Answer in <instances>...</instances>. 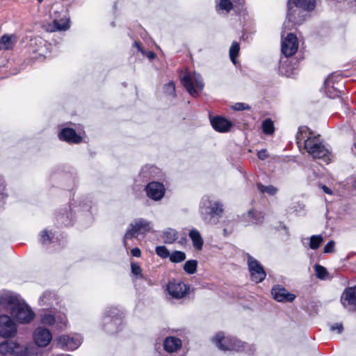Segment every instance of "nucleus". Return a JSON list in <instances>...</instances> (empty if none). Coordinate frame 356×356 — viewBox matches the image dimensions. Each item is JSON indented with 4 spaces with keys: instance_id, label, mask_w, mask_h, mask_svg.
<instances>
[{
    "instance_id": "nucleus-1",
    "label": "nucleus",
    "mask_w": 356,
    "mask_h": 356,
    "mask_svg": "<svg viewBox=\"0 0 356 356\" xmlns=\"http://www.w3.org/2000/svg\"><path fill=\"white\" fill-rule=\"evenodd\" d=\"M296 140L298 145H303L307 152L314 159H321L326 163L331 161L332 155L330 149L321 142L320 136H316L307 127L299 128Z\"/></svg>"
},
{
    "instance_id": "nucleus-2",
    "label": "nucleus",
    "mask_w": 356,
    "mask_h": 356,
    "mask_svg": "<svg viewBox=\"0 0 356 356\" xmlns=\"http://www.w3.org/2000/svg\"><path fill=\"white\" fill-rule=\"evenodd\" d=\"M316 7V0H288L287 16L284 22V29H290L302 23Z\"/></svg>"
},
{
    "instance_id": "nucleus-3",
    "label": "nucleus",
    "mask_w": 356,
    "mask_h": 356,
    "mask_svg": "<svg viewBox=\"0 0 356 356\" xmlns=\"http://www.w3.org/2000/svg\"><path fill=\"white\" fill-rule=\"evenodd\" d=\"M200 209L204 220L211 225L218 222L224 211L222 202L213 201L210 196H204L202 198Z\"/></svg>"
},
{
    "instance_id": "nucleus-4",
    "label": "nucleus",
    "mask_w": 356,
    "mask_h": 356,
    "mask_svg": "<svg viewBox=\"0 0 356 356\" xmlns=\"http://www.w3.org/2000/svg\"><path fill=\"white\" fill-rule=\"evenodd\" d=\"M124 313L115 307H108L102 319V329L109 333L114 334L121 330Z\"/></svg>"
},
{
    "instance_id": "nucleus-5",
    "label": "nucleus",
    "mask_w": 356,
    "mask_h": 356,
    "mask_svg": "<svg viewBox=\"0 0 356 356\" xmlns=\"http://www.w3.org/2000/svg\"><path fill=\"white\" fill-rule=\"evenodd\" d=\"M213 341L220 350L224 351H241L245 350V346H247L246 343H243L235 337H225L222 332L216 334Z\"/></svg>"
},
{
    "instance_id": "nucleus-6",
    "label": "nucleus",
    "mask_w": 356,
    "mask_h": 356,
    "mask_svg": "<svg viewBox=\"0 0 356 356\" xmlns=\"http://www.w3.org/2000/svg\"><path fill=\"white\" fill-rule=\"evenodd\" d=\"M151 229V224L149 221L143 219H136L134 222L131 223L129 228L127 231L123 238V243L127 248V241L132 238H136L140 234H145Z\"/></svg>"
},
{
    "instance_id": "nucleus-7",
    "label": "nucleus",
    "mask_w": 356,
    "mask_h": 356,
    "mask_svg": "<svg viewBox=\"0 0 356 356\" xmlns=\"http://www.w3.org/2000/svg\"><path fill=\"white\" fill-rule=\"evenodd\" d=\"M10 314L22 324L29 323L35 317L34 312L23 299Z\"/></svg>"
},
{
    "instance_id": "nucleus-8",
    "label": "nucleus",
    "mask_w": 356,
    "mask_h": 356,
    "mask_svg": "<svg viewBox=\"0 0 356 356\" xmlns=\"http://www.w3.org/2000/svg\"><path fill=\"white\" fill-rule=\"evenodd\" d=\"M181 83L188 93L195 97L198 96V92L194 88V84L195 83L199 90H202L204 86L202 76L196 73H194L192 76L188 74H185L181 78Z\"/></svg>"
},
{
    "instance_id": "nucleus-9",
    "label": "nucleus",
    "mask_w": 356,
    "mask_h": 356,
    "mask_svg": "<svg viewBox=\"0 0 356 356\" xmlns=\"http://www.w3.org/2000/svg\"><path fill=\"white\" fill-rule=\"evenodd\" d=\"M0 353L2 355H13L15 356H27L29 349L14 341H4L0 343Z\"/></svg>"
},
{
    "instance_id": "nucleus-10",
    "label": "nucleus",
    "mask_w": 356,
    "mask_h": 356,
    "mask_svg": "<svg viewBox=\"0 0 356 356\" xmlns=\"http://www.w3.org/2000/svg\"><path fill=\"white\" fill-rule=\"evenodd\" d=\"M83 341L79 334H66L56 339L57 346L63 350L72 351L79 347Z\"/></svg>"
},
{
    "instance_id": "nucleus-11",
    "label": "nucleus",
    "mask_w": 356,
    "mask_h": 356,
    "mask_svg": "<svg viewBox=\"0 0 356 356\" xmlns=\"http://www.w3.org/2000/svg\"><path fill=\"white\" fill-rule=\"evenodd\" d=\"M248 266L251 280L255 283L261 282L266 277V273L261 264L250 254H247Z\"/></svg>"
},
{
    "instance_id": "nucleus-12",
    "label": "nucleus",
    "mask_w": 356,
    "mask_h": 356,
    "mask_svg": "<svg viewBox=\"0 0 356 356\" xmlns=\"http://www.w3.org/2000/svg\"><path fill=\"white\" fill-rule=\"evenodd\" d=\"M17 327L15 321L8 315H0V337L4 339L15 336Z\"/></svg>"
},
{
    "instance_id": "nucleus-13",
    "label": "nucleus",
    "mask_w": 356,
    "mask_h": 356,
    "mask_svg": "<svg viewBox=\"0 0 356 356\" xmlns=\"http://www.w3.org/2000/svg\"><path fill=\"white\" fill-rule=\"evenodd\" d=\"M166 290L171 298L181 299L188 293L189 286L183 282L172 280L169 281Z\"/></svg>"
},
{
    "instance_id": "nucleus-14",
    "label": "nucleus",
    "mask_w": 356,
    "mask_h": 356,
    "mask_svg": "<svg viewBox=\"0 0 356 356\" xmlns=\"http://www.w3.org/2000/svg\"><path fill=\"white\" fill-rule=\"evenodd\" d=\"M21 300L19 296L15 293L6 290L0 291V305L10 313Z\"/></svg>"
},
{
    "instance_id": "nucleus-15",
    "label": "nucleus",
    "mask_w": 356,
    "mask_h": 356,
    "mask_svg": "<svg viewBox=\"0 0 356 356\" xmlns=\"http://www.w3.org/2000/svg\"><path fill=\"white\" fill-rule=\"evenodd\" d=\"M298 48V42L296 35L293 33H288L282 41V52L286 57L292 56L296 54Z\"/></svg>"
},
{
    "instance_id": "nucleus-16",
    "label": "nucleus",
    "mask_w": 356,
    "mask_h": 356,
    "mask_svg": "<svg viewBox=\"0 0 356 356\" xmlns=\"http://www.w3.org/2000/svg\"><path fill=\"white\" fill-rule=\"evenodd\" d=\"M145 191L147 197L154 201L161 200L165 193L164 185L159 181L149 182L146 186Z\"/></svg>"
},
{
    "instance_id": "nucleus-17",
    "label": "nucleus",
    "mask_w": 356,
    "mask_h": 356,
    "mask_svg": "<svg viewBox=\"0 0 356 356\" xmlns=\"http://www.w3.org/2000/svg\"><path fill=\"white\" fill-rule=\"evenodd\" d=\"M33 337L38 347H46L52 339V334L48 329L39 327L34 331Z\"/></svg>"
},
{
    "instance_id": "nucleus-18",
    "label": "nucleus",
    "mask_w": 356,
    "mask_h": 356,
    "mask_svg": "<svg viewBox=\"0 0 356 356\" xmlns=\"http://www.w3.org/2000/svg\"><path fill=\"white\" fill-rule=\"evenodd\" d=\"M271 294L277 302H291L296 298L294 294L289 293L284 286L280 284L273 287Z\"/></svg>"
},
{
    "instance_id": "nucleus-19",
    "label": "nucleus",
    "mask_w": 356,
    "mask_h": 356,
    "mask_svg": "<svg viewBox=\"0 0 356 356\" xmlns=\"http://www.w3.org/2000/svg\"><path fill=\"white\" fill-rule=\"evenodd\" d=\"M210 122L213 129L220 133H227L229 131L233 126V123L227 118L222 116L210 117Z\"/></svg>"
},
{
    "instance_id": "nucleus-20",
    "label": "nucleus",
    "mask_w": 356,
    "mask_h": 356,
    "mask_svg": "<svg viewBox=\"0 0 356 356\" xmlns=\"http://www.w3.org/2000/svg\"><path fill=\"white\" fill-rule=\"evenodd\" d=\"M341 302L344 307L351 309L356 306V286L346 288L341 297Z\"/></svg>"
},
{
    "instance_id": "nucleus-21",
    "label": "nucleus",
    "mask_w": 356,
    "mask_h": 356,
    "mask_svg": "<svg viewBox=\"0 0 356 356\" xmlns=\"http://www.w3.org/2000/svg\"><path fill=\"white\" fill-rule=\"evenodd\" d=\"M74 218L72 208L70 205L69 206V209L65 207L56 214V220L59 226H70L73 224Z\"/></svg>"
},
{
    "instance_id": "nucleus-22",
    "label": "nucleus",
    "mask_w": 356,
    "mask_h": 356,
    "mask_svg": "<svg viewBox=\"0 0 356 356\" xmlns=\"http://www.w3.org/2000/svg\"><path fill=\"white\" fill-rule=\"evenodd\" d=\"M58 138L60 140L65 141L69 143H79L82 138L76 134L72 128H63L58 133Z\"/></svg>"
},
{
    "instance_id": "nucleus-23",
    "label": "nucleus",
    "mask_w": 356,
    "mask_h": 356,
    "mask_svg": "<svg viewBox=\"0 0 356 356\" xmlns=\"http://www.w3.org/2000/svg\"><path fill=\"white\" fill-rule=\"evenodd\" d=\"M334 84L332 75L329 76L324 81V92L327 97L331 99L340 97L341 93V90L335 87Z\"/></svg>"
},
{
    "instance_id": "nucleus-24",
    "label": "nucleus",
    "mask_w": 356,
    "mask_h": 356,
    "mask_svg": "<svg viewBox=\"0 0 356 356\" xmlns=\"http://www.w3.org/2000/svg\"><path fill=\"white\" fill-rule=\"evenodd\" d=\"M181 340L176 337H167L164 339L163 348L169 353H176L181 349Z\"/></svg>"
},
{
    "instance_id": "nucleus-25",
    "label": "nucleus",
    "mask_w": 356,
    "mask_h": 356,
    "mask_svg": "<svg viewBox=\"0 0 356 356\" xmlns=\"http://www.w3.org/2000/svg\"><path fill=\"white\" fill-rule=\"evenodd\" d=\"M39 305L45 307L46 309H51L54 304H57L58 298L55 293L51 291H45L39 298Z\"/></svg>"
},
{
    "instance_id": "nucleus-26",
    "label": "nucleus",
    "mask_w": 356,
    "mask_h": 356,
    "mask_svg": "<svg viewBox=\"0 0 356 356\" xmlns=\"http://www.w3.org/2000/svg\"><path fill=\"white\" fill-rule=\"evenodd\" d=\"M188 236L192 241L194 248L197 250H201L203 247L204 240L200 233V232L193 228L188 233Z\"/></svg>"
},
{
    "instance_id": "nucleus-27",
    "label": "nucleus",
    "mask_w": 356,
    "mask_h": 356,
    "mask_svg": "<svg viewBox=\"0 0 356 356\" xmlns=\"http://www.w3.org/2000/svg\"><path fill=\"white\" fill-rule=\"evenodd\" d=\"M51 31H66L70 28V20L68 18H62L59 20L54 19L52 22Z\"/></svg>"
},
{
    "instance_id": "nucleus-28",
    "label": "nucleus",
    "mask_w": 356,
    "mask_h": 356,
    "mask_svg": "<svg viewBox=\"0 0 356 356\" xmlns=\"http://www.w3.org/2000/svg\"><path fill=\"white\" fill-rule=\"evenodd\" d=\"M162 238L165 243H173L178 238V232L172 228H168L163 231Z\"/></svg>"
},
{
    "instance_id": "nucleus-29",
    "label": "nucleus",
    "mask_w": 356,
    "mask_h": 356,
    "mask_svg": "<svg viewBox=\"0 0 356 356\" xmlns=\"http://www.w3.org/2000/svg\"><path fill=\"white\" fill-rule=\"evenodd\" d=\"M13 38V35H3L0 38V50H9L13 49L14 46Z\"/></svg>"
},
{
    "instance_id": "nucleus-30",
    "label": "nucleus",
    "mask_w": 356,
    "mask_h": 356,
    "mask_svg": "<svg viewBox=\"0 0 356 356\" xmlns=\"http://www.w3.org/2000/svg\"><path fill=\"white\" fill-rule=\"evenodd\" d=\"M246 218L253 224H260L263 222L264 215L261 212L250 210L248 212Z\"/></svg>"
},
{
    "instance_id": "nucleus-31",
    "label": "nucleus",
    "mask_w": 356,
    "mask_h": 356,
    "mask_svg": "<svg viewBox=\"0 0 356 356\" xmlns=\"http://www.w3.org/2000/svg\"><path fill=\"white\" fill-rule=\"evenodd\" d=\"M257 189L261 193H267L269 195H275L278 190L273 185L264 186L261 183L257 184Z\"/></svg>"
},
{
    "instance_id": "nucleus-32",
    "label": "nucleus",
    "mask_w": 356,
    "mask_h": 356,
    "mask_svg": "<svg viewBox=\"0 0 356 356\" xmlns=\"http://www.w3.org/2000/svg\"><path fill=\"white\" fill-rule=\"evenodd\" d=\"M157 168L153 165H145L140 171V176L146 179H151L153 177V173L156 172Z\"/></svg>"
},
{
    "instance_id": "nucleus-33",
    "label": "nucleus",
    "mask_w": 356,
    "mask_h": 356,
    "mask_svg": "<svg viewBox=\"0 0 356 356\" xmlns=\"http://www.w3.org/2000/svg\"><path fill=\"white\" fill-rule=\"evenodd\" d=\"M197 261L195 259L187 261L184 265V271L189 274H194L197 271Z\"/></svg>"
},
{
    "instance_id": "nucleus-34",
    "label": "nucleus",
    "mask_w": 356,
    "mask_h": 356,
    "mask_svg": "<svg viewBox=\"0 0 356 356\" xmlns=\"http://www.w3.org/2000/svg\"><path fill=\"white\" fill-rule=\"evenodd\" d=\"M169 258L172 263H180L186 259V254L182 251L175 250L170 254Z\"/></svg>"
},
{
    "instance_id": "nucleus-35",
    "label": "nucleus",
    "mask_w": 356,
    "mask_h": 356,
    "mask_svg": "<svg viewBox=\"0 0 356 356\" xmlns=\"http://www.w3.org/2000/svg\"><path fill=\"white\" fill-rule=\"evenodd\" d=\"M323 241L321 235H313L309 238V248L312 250H316Z\"/></svg>"
},
{
    "instance_id": "nucleus-36",
    "label": "nucleus",
    "mask_w": 356,
    "mask_h": 356,
    "mask_svg": "<svg viewBox=\"0 0 356 356\" xmlns=\"http://www.w3.org/2000/svg\"><path fill=\"white\" fill-rule=\"evenodd\" d=\"M240 50V45L237 42H233L229 49V57L234 64L236 63V58Z\"/></svg>"
},
{
    "instance_id": "nucleus-37",
    "label": "nucleus",
    "mask_w": 356,
    "mask_h": 356,
    "mask_svg": "<svg viewBox=\"0 0 356 356\" xmlns=\"http://www.w3.org/2000/svg\"><path fill=\"white\" fill-rule=\"evenodd\" d=\"M263 132L266 134L270 135L274 132V124L270 119H266L262 122Z\"/></svg>"
},
{
    "instance_id": "nucleus-38",
    "label": "nucleus",
    "mask_w": 356,
    "mask_h": 356,
    "mask_svg": "<svg viewBox=\"0 0 356 356\" xmlns=\"http://www.w3.org/2000/svg\"><path fill=\"white\" fill-rule=\"evenodd\" d=\"M314 270L316 276L320 280H325L328 275L327 269L320 264H315Z\"/></svg>"
},
{
    "instance_id": "nucleus-39",
    "label": "nucleus",
    "mask_w": 356,
    "mask_h": 356,
    "mask_svg": "<svg viewBox=\"0 0 356 356\" xmlns=\"http://www.w3.org/2000/svg\"><path fill=\"white\" fill-rule=\"evenodd\" d=\"M54 238V234L46 229L43 230L40 234V241L42 244L50 243Z\"/></svg>"
},
{
    "instance_id": "nucleus-40",
    "label": "nucleus",
    "mask_w": 356,
    "mask_h": 356,
    "mask_svg": "<svg viewBox=\"0 0 356 356\" xmlns=\"http://www.w3.org/2000/svg\"><path fill=\"white\" fill-rule=\"evenodd\" d=\"M164 92L173 97H176L175 83L173 81H169L163 87Z\"/></svg>"
},
{
    "instance_id": "nucleus-41",
    "label": "nucleus",
    "mask_w": 356,
    "mask_h": 356,
    "mask_svg": "<svg viewBox=\"0 0 356 356\" xmlns=\"http://www.w3.org/2000/svg\"><path fill=\"white\" fill-rule=\"evenodd\" d=\"M41 323L45 325H53L56 323V318L50 314H44L41 316Z\"/></svg>"
},
{
    "instance_id": "nucleus-42",
    "label": "nucleus",
    "mask_w": 356,
    "mask_h": 356,
    "mask_svg": "<svg viewBox=\"0 0 356 356\" xmlns=\"http://www.w3.org/2000/svg\"><path fill=\"white\" fill-rule=\"evenodd\" d=\"M156 253L163 259L170 257V254L168 248L164 245L157 246L156 248Z\"/></svg>"
},
{
    "instance_id": "nucleus-43",
    "label": "nucleus",
    "mask_w": 356,
    "mask_h": 356,
    "mask_svg": "<svg viewBox=\"0 0 356 356\" xmlns=\"http://www.w3.org/2000/svg\"><path fill=\"white\" fill-rule=\"evenodd\" d=\"M56 327L58 330H64L67 327V319L66 316L63 315L56 319Z\"/></svg>"
},
{
    "instance_id": "nucleus-44",
    "label": "nucleus",
    "mask_w": 356,
    "mask_h": 356,
    "mask_svg": "<svg viewBox=\"0 0 356 356\" xmlns=\"http://www.w3.org/2000/svg\"><path fill=\"white\" fill-rule=\"evenodd\" d=\"M219 7L220 9L229 12L232 8V3L230 0H220Z\"/></svg>"
},
{
    "instance_id": "nucleus-45",
    "label": "nucleus",
    "mask_w": 356,
    "mask_h": 356,
    "mask_svg": "<svg viewBox=\"0 0 356 356\" xmlns=\"http://www.w3.org/2000/svg\"><path fill=\"white\" fill-rule=\"evenodd\" d=\"M131 273L140 278L143 277L142 270L140 266L136 263H131Z\"/></svg>"
},
{
    "instance_id": "nucleus-46",
    "label": "nucleus",
    "mask_w": 356,
    "mask_h": 356,
    "mask_svg": "<svg viewBox=\"0 0 356 356\" xmlns=\"http://www.w3.org/2000/svg\"><path fill=\"white\" fill-rule=\"evenodd\" d=\"M5 185L4 181L1 177H0V207L3 204V200L6 197L7 195L4 193Z\"/></svg>"
},
{
    "instance_id": "nucleus-47",
    "label": "nucleus",
    "mask_w": 356,
    "mask_h": 356,
    "mask_svg": "<svg viewBox=\"0 0 356 356\" xmlns=\"http://www.w3.org/2000/svg\"><path fill=\"white\" fill-rule=\"evenodd\" d=\"M232 108L235 111H244V110H250V106L245 103L238 102L232 106Z\"/></svg>"
},
{
    "instance_id": "nucleus-48",
    "label": "nucleus",
    "mask_w": 356,
    "mask_h": 356,
    "mask_svg": "<svg viewBox=\"0 0 356 356\" xmlns=\"http://www.w3.org/2000/svg\"><path fill=\"white\" fill-rule=\"evenodd\" d=\"M334 242L333 241H330L324 247L323 252L324 253H332L334 252Z\"/></svg>"
},
{
    "instance_id": "nucleus-49",
    "label": "nucleus",
    "mask_w": 356,
    "mask_h": 356,
    "mask_svg": "<svg viewBox=\"0 0 356 356\" xmlns=\"http://www.w3.org/2000/svg\"><path fill=\"white\" fill-rule=\"evenodd\" d=\"M332 331H337L338 333H341L343 331V325L341 323H335L331 327Z\"/></svg>"
},
{
    "instance_id": "nucleus-50",
    "label": "nucleus",
    "mask_w": 356,
    "mask_h": 356,
    "mask_svg": "<svg viewBox=\"0 0 356 356\" xmlns=\"http://www.w3.org/2000/svg\"><path fill=\"white\" fill-rule=\"evenodd\" d=\"M131 254L134 257H139L141 255V251L138 248H134L131 250Z\"/></svg>"
},
{
    "instance_id": "nucleus-51",
    "label": "nucleus",
    "mask_w": 356,
    "mask_h": 356,
    "mask_svg": "<svg viewBox=\"0 0 356 356\" xmlns=\"http://www.w3.org/2000/svg\"><path fill=\"white\" fill-rule=\"evenodd\" d=\"M257 156L260 159H265L267 157L266 151L265 149L259 151L257 153Z\"/></svg>"
},
{
    "instance_id": "nucleus-52",
    "label": "nucleus",
    "mask_w": 356,
    "mask_h": 356,
    "mask_svg": "<svg viewBox=\"0 0 356 356\" xmlns=\"http://www.w3.org/2000/svg\"><path fill=\"white\" fill-rule=\"evenodd\" d=\"M144 55H145L149 60H153L156 56V54L151 51H149L146 53L145 52Z\"/></svg>"
},
{
    "instance_id": "nucleus-53",
    "label": "nucleus",
    "mask_w": 356,
    "mask_h": 356,
    "mask_svg": "<svg viewBox=\"0 0 356 356\" xmlns=\"http://www.w3.org/2000/svg\"><path fill=\"white\" fill-rule=\"evenodd\" d=\"M320 187L322 188L324 193L330 195L332 194V190L325 185H320Z\"/></svg>"
},
{
    "instance_id": "nucleus-54",
    "label": "nucleus",
    "mask_w": 356,
    "mask_h": 356,
    "mask_svg": "<svg viewBox=\"0 0 356 356\" xmlns=\"http://www.w3.org/2000/svg\"><path fill=\"white\" fill-rule=\"evenodd\" d=\"M134 45L138 49L139 51H140L143 54H145V51H143L140 44L138 42L135 41Z\"/></svg>"
},
{
    "instance_id": "nucleus-55",
    "label": "nucleus",
    "mask_w": 356,
    "mask_h": 356,
    "mask_svg": "<svg viewBox=\"0 0 356 356\" xmlns=\"http://www.w3.org/2000/svg\"><path fill=\"white\" fill-rule=\"evenodd\" d=\"M79 207H81L83 211L85 210L89 211V209L91 208L90 205L88 204L87 203L83 204L82 206L79 205Z\"/></svg>"
},
{
    "instance_id": "nucleus-56",
    "label": "nucleus",
    "mask_w": 356,
    "mask_h": 356,
    "mask_svg": "<svg viewBox=\"0 0 356 356\" xmlns=\"http://www.w3.org/2000/svg\"><path fill=\"white\" fill-rule=\"evenodd\" d=\"M33 51L34 52H38L40 56H45L44 54V51L42 49V47L40 49H36V50H33Z\"/></svg>"
},
{
    "instance_id": "nucleus-57",
    "label": "nucleus",
    "mask_w": 356,
    "mask_h": 356,
    "mask_svg": "<svg viewBox=\"0 0 356 356\" xmlns=\"http://www.w3.org/2000/svg\"><path fill=\"white\" fill-rule=\"evenodd\" d=\"M353 154H356V142L354 143L353 148L352 149Z\"/></svg>"
},
{
    "instance_id": "nucleus-58",
    "label": "nucleus",
    "mask_w": 356,
    "mask_h": 356,
    "mask_svg": "<svg viewBox=\"0 0 356 356\" xmlns=\"http://www.w3.org/2000/svg\"><path fill=\"white\" fill-rule=\"evenodd\" d=\"M43 42H44V41L42 39H39L35 41L36 44L39 43L40 44H42Z\"/></svg>"
},
{
    "instance_id": "nucleus-59",
    "label": "nucleus",
    "mask_w": 356,
    "mask_h": 356,
    "mask_svg": "<svg viewBox=\"0 0 356 356\" xmlns=\"http://www.w3.org/2000/svg\"><path fill=\"white\" fill-rule=\"evenodd\" d=\"M39 3H41L43 0H37Z\"/></svg>"
}]
</instances>
